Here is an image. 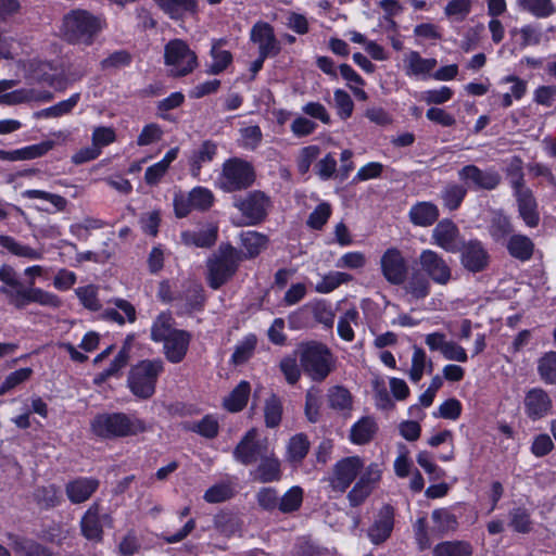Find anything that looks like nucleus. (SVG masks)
<instances>
[{
	"label": "nucleus",
	"mask_w": 556,
	"mask_h": 556,
	"mask_svg": "<svg viewBox=\"0 0 556 556\" xmlns=\"http://www.w3.org/2000/svg\"><path fill=\"white\" fill-rule=\"evenodd\" d=\"M105 27L106 21L102 15L77 9L64 16L62 33L72 43L90 46Z\"/></svg>",
	"instance_id": "f03ea898"
},
{
	"label": "nucleus",
	"mask_w": 556,
	"mask_h": 556,
	"mask_svg": "<svg viewBox=\"0 0 556 556\" xmlns=\"http://www.w3.org/2000/svg\"><path fill=\"white\" fill-rule=\"evenodd\" d=\"M0 247L11 254L28 261L41 260L43 255L41 250L31 248L5 235H0Z\"/></svg>",
	"instance_id": "c756f323"
},
{
	"label": "nucleus",
	"mask_w": 556,
	"mask_h": 556,
	"mask_svg": "<svg viewBox=\"0 0 556 556\" xmlns=\"http://www.w3.org/2000/svg\"><path fill=\"white\" fill-rule=\"evenodd\" d=\"M0 294L7 296L8 303L17 309H22L30 303H36L49 308H59L61 299L47 290L37 287H24L17 277L16 270L8 264L0 266Z\"/></svg>",
	"instance_id": "f257e3e1"
},
{
	"label": "nucleus",
	"mask_w": 556,
	"mask_h": 556,
	"mask_svg": "<svg viewBox=\"0 0 556 556\" xmlns=\"http://www.w3.org/2000/svg\"><path fill=\"white\" fill-rule=\"evenodd\" d=\"M439 217L437 205L431 202H418L409 210L410 222L420 227L432 225Z\"/></svg>",
	"instance_id": "2f4dec72"
},
{
	"label": "nucleus",
	"mask_w": 556,
	"mask_h": 556,
	"mask_svg": "<svg viewBox=\"0 0 556 556\" xmlns=\"http://www.w3.org/2000/svg\"><path fill=\"white\" fill-rule=\"evenodd\" d=\"M91 429L99 437L116 438L142 433L147 430V425L136 416L122 413L102 414L92 420Z\"/></svg>",
	"instance_id": "7ed1b4c3"
},
{
	"label": "nucleus",
	"mask_w": 556,
	"mask_h": 556,
	"mask_svg": "<svg viewBox=\"0 0 556 556\" xmlns=\"http://www.w3.org/2000/svg\"><path fill=\"white\" fill-rule=\"evenodd\" d=\"M217 147L212 141H204L189 157L190 173L193 177L200 175L204 164L213 161L216 155Z\"/></svg>",
	"instance_id": "473e14b6"
},
{
	"label": "nucleus",
	"mask_w": 556,
	"mask_h": 556,
	"mask_svg": "<svg viewBox=\"0 0 556 556\" xmlns=\"http://www.w3.org/2000/svg\"><path fill=\"white\" fill-rule=\"evenodd\" d=\"M553 401L549 394L542 388H531L523 397L525 414L531 420H539L551 414Z\"/></svg>",
	"instance_id": "dca6fc26"
},
{
	"label": "nucleus",
	"mask_w": 556,
	"mask_h": 556,
	"mask_svg": "<svg viewBox=\"0 0 556 556\" xmlns=\"http://www.w3.org/2000/svg\"><path fill=\"white\" fill-rule=\"evenodd\" d=\"M394 526V510L391 506H383L371 527L368 529V538L374 544H380L387 541L393 530Z\"/></svg>",
	"instance_id": "aec40b11"
},
{
	"label": "nucleus",
	"mask_w": 556,
	"mask_h": 556,
	"mask_svg": "<svg viewBox=\"0 0 556 556\" xmlns=\"http://www.w3.org/2000/svg\"><path fill=\"white\" fill-rule=\"evenodd\" d=\"M437 65V59L424 58L416 50H408L402 56V70L408 78L428 80Z\"/></svg>",
	"instance_id": "4468645a"
},
{
	"label": "nucleus",
	"mask_w": 556,
	"mask_h": 556,
	"mask_svg": "<svg viewBox=\"0 0 556 556\" xmlns=\"http://www.w3.org/2000/svg\"><path fill=\"white\" fill-rule=\"evenodd\" d=\"M519 5L539 18H544L556 12L553 0H518Z\"/></svg>",
	"instance_id": "de8ad7c7"
},
{
	"label": "nucleus",
	"mask_w": 556,
	"mask_h": 556,
	"mask_svg": "<svg viewBox=\"0 0 556 556\" xmlns=\"http://www.w3.org/2000/svg\"><path fill=\"white\" fill-rule=\"evenodd\" d=\"M250 384L247 381H241L232 392L224 400V406L229 412L241 410L249 399Z\"/></svg>",
	"instance_id": "e433bc0d"
},
{
	"label": "nucleus",
	"mask_w": 556,
	"mask_h": 556,
	"mask_svg": "<svg viewBox=\"0 0 556 556\" xmlns=\"http://www.w3.org/2000/svg\"><path fill=\"white\" fill-rule=\"evenodd\" d=\"M254 181L251 164L240 159H230L224 163L219 187L228 192L248 188Z\"/></svg>",
	"instance_id": "6e6552de"
},
{
	"label": "nucleus",
	"mask_w": 556,
	"mask_h": 556,
	"mask_svg": "<svg viewBox=\"0 0 556 556\" xmlns=\"http://www.w3.org/2000/svg\"><path fill=\"white\" fill-rule=\"evenodd\" d=\"M116 140L114 128L106 126L94 127L91 134V142L100 152Z\"/></svg>",
	"instance_id": "0e129e2a"
},
{
	"label": "nucleus",
	"mask_w": 556,
	"mask_h": 556,
	"mask_svg": "<svg viewBox=\"0 0 556 556\" xmlns=\"http://www.w3.org/2000/svg\"><path fill=\"white\" fill-rule=\"evenodd\" d=\"M256 345V337L254 334L247 336L237 346L232 354V361L236 364H242L248 361Z\"/></svg>",
	"instance_id": "69168bd1"
},
{
	"label": "nucleus",
	"mask_w": 556,
	"mask_h": 556,
	"mask_svg": "<svg viewBox=\"0 0 556 556\" xmlns=\"http://www.w3.org/2000/svg\"><path fill=\"white\" fill-rule=\"evenodd\" d=\"M309 448L307 437L303 433L293 435L287 446V459L299 464L306 456Z\"/></svg>",
	"instance_id": "58836bf2"
},
{
	"label": "nucleus",
	"mask_w": 556,
	"mask_h": 556,
	"mask_svg": "<svg viewBox=\"0 0 556 556\" xmlns=\"http://www.w3.org/2000/svg\"><path fill=\"white\" fill-rule=\"evenodd\" d=\"M333 98L338 115L342 119L349 118L352 115L354 109V103L350 94L342 89H337L334 90Z\"/></svg>",
	"instance_id": "774afa93"
},
{
	"label": "nucleus",
	"mask_w": 556,
	"mask_h": 556,
	"mask_svg": "<svg viewBox=\"0 0 556 556\" xmlns=\"http://www.w3.org/2000/svg\"><path fill=\"white\" fill-rule=\"evenodd\" d=\"M507 249L514 257L527 261L532 255L533 243L526 236L515 235L509 239Z\"/></svg>",
	"instance_id": "37998d69"
},
{
	"label": "nucleus",
	"mask_w": 556,
	"mask_h": 556,
	"mask_svg": "<svg viewBox=\"0 0 556 556\" xmlns=\"http://www.w3.org/2000/svg\"><path fill=\"white\" fill-rule=\"evenodd\" d=\"M14 549L21 556H54L47 547L27 539L16 540L14 542Z\"/></svg>",
	"instance_id": "bf43d9fd"
},
{
	"label": "nucleus",
	"mask_w": 556,
	"mask_h": 556,
	"mask_svg": "<svg viewBox=\"0 0 556 556\" xmlns=\"http://www.w3.org/2000/svg\"><path fill=\"white\" fill-rule=\"evenodd\" d=\"M165 65L172 76H185L198 65L195 53L180 40H170L164 50Z\"/></svg>",
	"instance_id": "0eeeda50"
},
{
	"label": "nucleus",
	"mask_w": 556,
	"mask_h": 556,
	"mask_svg": "<svg viewBox=\"0 0 556 556\" xmlns=\"http://www.w3.org/2000/svg\"><path fill=\"white\" fill-rule=\"evenodd\" d=\"M80 100L79 93L72 94L68 99L58 102L56 104L42 109L34 113V117L40 118H58L70 114Z\"/></svg>",
	"instance_id": "72a5a7b5"
},
{
	"label": "nucleus",
	"mask_w": 556,
	"mask_h": 556,
	"mask_svg": "<svg viewBox=\"0 0 556 556\" xmlns=\"http://www.w3.org/2000/svg\"><path fill=\"white\" fill-rule=\"evenodd\" d=\"M328 406L344 417L351 415L353 397L350 391L343 387H331L327 392Z\"/></svg>",
	"instance_id": "393cba45"
},
{
	"label": "nucleus",
	"mask_w": 556,
	"mask_h": 556,
	"mask_svg": "<svg viewBox=\"0 0 556 556\" xmlns=\"http://www.w3.org/2000/svg\"><path fill=\"white\" fill-rule=\"evenodd\" d=\"M75 293L80 303L87 309L98 311L101 307L100 300L98 298V287L94 285L79 287L75 290Z\"/></svg>",
	"instance_id": "052dcab7"
},
{
	"label": "nucleus",
	"mask_w": 556,
	"mask_h": 556,
	"mask_svg": "<svg viewBox=\"0 0 556 556\" xmlns=\"http://www.w3.org/2000/svg\"><path fill=\"white\" fill-rule=\"evenodd\" d=\"M380 269L384 279L391 285H401L407 276V264L400 250L387 249L380 257Z\"/></svg>",
	"instance_id": "ddd939ff"
},
{
	"label": "nucleus",
	"mask_w": 556,
	"mask_h": 556,
	"mask_svg": "<svg viewBox=\"0 0 556 556\" xmlns=\"http://www.w3.org/2000/svg\"><path fill=\"white\" fill-rule=\"evenodd\" d=\"M427 368H429V371H431V361L428 359L426 352L421 348L415 346L412 356V366L409 369L410 380L414 382H419Z\"/></svg>",
	"instance_id": "a19ab883"
},
{
	"label": "nucleus",
	"mask_w": 556,
	"mask_h": 556,
	"mask_svg": "<svg viewBox=\"0 0 556 556\" xmlns=\"http://www.w3.org/2000/svg\"><path fill=\"white\" fill-rule=\"evenodd\" d=\"M260 460L261 463L255 470V480L263 483L278 481L281 477L280 462L274 456L273 452L268 450Z\"/></svg>",
	"instance_id": "bb28decb"
},
{
	"label": "nucleus",
	"mask_w": 556,
	"mask_h": 556,
	"mask_svg": "<svg viewBox=\"0 0 556 556\" xmlns=\"http://www.w3.org/2000/svg\"><path fill=\"white\" fill-rule=\"evenodd\" d=\"M132 338L128 337L118 354L115 356L114 361L111 363L110 367L101 372L96 381H104L106 378L114 376L122 368H124L129 358V351L131 346Z\"/></svg>",
	"instance_id": "c03bdc74"
},
{
	"label": "nucleus",
	"mask_w": 556,
	"mask_h": 556,
	"mask_svg": "<svg viewBox=\"0 0 556 556\" xmlns=\"http://www.w3.org/2000/svg\"><path fill=\"white\" fill-rule=\"evenodd\" d=\"M377 431V424L372 417L365 416L357 420L350 429V441L363 445L371 441Z\"/></svg>",
	"instance_id": "7c9ffc66"
},
{
	"label": "nucleus",
	"mask_w": 556,
	"mask_h": 556,
	"mask_svg": "<svg viewBox=\"0 0 556 556\" xmlns=\"http://www.w3.org/2000/svg\"><path fill=\"white\" fill-rule=\"evenodd\" d=\"M212 62L208 65V73L219 74L231 63L232 55L229 51L222 48L219 42L212 46L211 49Z\"/></svg>",
	"instance_id": "49530a36"
},
{
	"label": "nucleus",
	"mask_w": 556,
	"mask_h": 556,
	"mask_svg": "<svg viewBox=\"0 0 556 556\" xmlns=\"http://www.w3.org/2000/svg\"><path fill=\"white\" fill-rule=\"evenodd\" d=\"M458 178L467 189L472 190H493L501 181V176L495 169L484 170L472 164L459 169Z\"/></svg>",
	"instance_id": "9d476101"
},
{
	"label": "nucleus",
	"mask_w": 556,
	"mask_h": 556,
	"mask_svg": "<svg viewBox=\"0 0 556 556\" xmlns=\"http://www.w3.org/2000/svg\"><path fill=\"white\" fill-rule=\"evenodd\" d=\"M31 76L34 79L45 83L55 89H62L64 87L63 83L59 78V74L52 68L50 63H39L38 70H35Z\"/></svg>",
	"instance_id": "6e6d98bb"
},
{
	"label": "nucleus",
	"mask_w": 556,
	"mask_h": 556,
	"mask_svg": "<svg viewBox=\"0 0 556 556\" xmlns=\"http://www.w3.org/2000/svg\"><path fill=\"white\" fill-rule=\"evenodd\" d=\"M265 422L267 427H276L279 425L282 415V405L276 395L267 399L264 408Z\"/></svg>",
	"instance_id": "e2e57ef3"
},
{
	"label": "nucleus",
	"mask_w": 556,
	"mask_h": 556,
	"mask_svg": "<svg viewBox=\"0 0 556 556\" xmlns=\"http://www.w3.org/2000/svg\"><path fill=\"white\" fill-rule=\"evenodd\" d=\"M514 194L518 204L519 216L528 227H536L540 223L538 203L529 188L523 185L522 178L511 182Z\"/></svg>",
	"instance_id": "f8f14e48"
},
{
	"label": "nucleus",
	"mask_w": 556,
	"mask_h": 556,
	"mask_svg": "<svg viewBox=\"0 0 556 556\" xmlns=\"http://www.w3.org/2000/svg\"><path fill=\"white\" fill-rule=\"evenodd\" d=\"M321 406V391L312 387L307 390L305 396V416L308 421L315 424L319 420Z\"/></svg>",
	"instance_id": "8fccbe9b"
},
{
	"label": "nucleus",
	"mask_w": 556,
	"mask_h": 556,
	"mask_svg": "<svg viewBox=\"0 0 556 556\" xmlns=\"http://www.w3.org/2000/svg\"><path fill=\"white\" fill-rule=\"evenodd\" d=\"M303 502V489L294 485L290 488L281 497H279L278 509L281 513H292L298 510Z\"/></svg>",
	"instance_id": "09e8293b"
},
{
	"label": "nucleus",
	"mask_w": 556,
	"mask_h": 556,
	"mask_svg": "<svg viewBox=\"0 0 556 556\" xmlns=\"http://www.w3.org/2000/svg\"><path fill=\"white\" fill-rule=\"evenodd\" d=\"M358 317L359 314L356 307H350L340 316L338 320V334L341 339L348 342L354 339L353 325L357 326Z\"/></svg>",
	"instance_id": "79ce46f5"
},
{
	"label": "nucleus",
	"mask_w": 556,
	"mask_h": 556,
	"mask_svg": "<svg viewBox=\"0 0 556 556\" xmlns=\"http://www.w3.org/2000/svg\"><path fill=\"white\" fill-rule=\"evenodd\" d=\"M251 40L258 46L263 58L274 55L279 51L273 27L264 22L256 23L251 29Z\"/></svg>",
	"instance_id": "412c9836"
},
{
	"label": "nucleus",
	"mask_w": 556,
	"mask_h": 556,
	"mask_svg": "<svg viewBox=\"0 0 556 556\" xmlns=\"http://www.w3.org/2000/svg\"><path fill=\"white\" fill-rule=\"evenodd\" d=\"M170 18L179 20L188 14H194L197 0H153Z\"/></svg>",
	"instance_id": "c85d7f7f"
},
{
	"label": "nucleus",
	"mask_w": 556,
	"mask_h": 556,
	"mask_svg": "<svg viewBox=\"0 0 556 556\" xmlns=\"http://www.w3.org/2000/svg\"><path fill=\"white\" fill-rule=\"evenodd\" d=\"M233 493V488L229 482H220L207 489L203 498L211 504L222 503L232 497Z\"/></svg>",
	"instance_id": "13d9d810"
},
{
	"label": "nucleus",
	"mask_w": 556,
	"mask_h": 556,
	"mask_svg": "<svg viewBox=\"0 0 556 556\" xmlns=\"http://www.w3.org/2000/svg\"><path fill=\"white\" fill-rule=\"evenodd\" d=\"M541 379L548 384H556V352L545 353L538 363Z\"/></svg>",
	"instance_id": "3c124183"
},
{
	"label": "nucleus",
	"mask_w": 556,
	"mask_h": 556,
	"mask_svg": "<svg viewBox=\"0 0 556 556\" xmlns=\"http://www.w3.org/2000/svg\"><path fill=\"white\" fill-rule=\"evenodd\" d=\"M488 253L479 241H469L462 249V264L470 271L482 270L488 264Z\"/></svg>",
	"instance_id": "b1692460"
},
{
	"label": "nucleus",
	"mask_w": 556,
	"mask_h": 556,
	"mask_svg": "<svg viewBox=\"0 0 556 556\" xmlns=\"http://www.w3.org/2000/svg\"><path fill=\"white\" fill-rule=\"evenodd\" d=\"M265 439H260L257 430H249L233 451V457L241 464L249 465L261 459L268 452Z\"/></svg>",
	"instance_id": "9b49d317"
},
{
	"label": "nucleus",
	"mask_w": 556,
	"mask_h": 556,
	"mask_svg": "<svg viewBox=\"0 0 556 556\" xmlns=\"http://www.w3.org/2000/svg\"><path fill=\"white\" fill-rule=\"evenodd\" d=\"M320 149L317 146H307L300 150L296 156V167L300 174L308 173L311 165L318 157Z\"/></svg>",
	"instance_id": "680f3d73"
},
{
	"label": "nucleus",
	"mask_w": 556,
	"mask_h": 556,
	"mask_svg": "<svg viewBox=\"0 0 556 556\" xmlns=\"http://www.w3.org/2000/svg\"><path fill=\"white\" fill-rule=\"evenodd\" d=\"M98 485L96 479L78 478L66 485V494L72 503H83L92 495Z\"/></svg>",
	"instance_id": "a878e982"
},
{
	"label": "nucleus",
	"mask_w": 556,
	"mask_h": 556,
	"mask_svg": "<svg viewBox=\"0 0 556 556\" xmlns=\"http://www.w3.org/2000/svg\"><path fill=\"white\" fill-rule=\"evenodd\" d=\"M215 528L226 536L235 535L241 527L237 516L230 513H220L214 518Z\"/></svg>",
	"instance_id": "5fc2aeb1"
},
{
	"label": "nucleus",
	"mask_w": 556,
	"mask_h": 556,
	"mask_svg": "<svg viewBox=\"0 0 556 556\" xmlns=\"http://www.w3.org/2000/svg\"><path fill=\"white\" fill-rule=\"evenodd\" d=\"M353 277L344 271H329L324 275L315 286L318 293L327 294L339 288L341 285L348 283Z\"/></svg>",
	"instance_id": "c9c22d12"
},
{
	"label": "nucleus",
	"mask_w": 556,
	"mask_h": 556,
	"mask_svg": "<svg viewBox=\"0 0 556 556\" xmlns=\"http://www.w3.org/2000/svg\"><path fill=\"white\" fill-rule=\"evenodd\" d=\"M53 98L50 91L36 88H22L7 93H0V104L16 105L26 102H48Z\"/></svg>",
	"instance_id": "4be33fe9"
},
{
	"label": "nucleus",
	"mask_w": 556,
	"mask_h": 556,
	"mask_svg": "<svg viewBox=\"0 0 556 556\" xmlns=\"http://www.w3.org/2000/svg\"><path fill=\"white\" fill-rule=\"evenodd\" d=\"M431 518L433 521L431 531L440 535L455 531L458 526L456 517L445 508L433 510Z\"/></svg>",
	"instance_id": "f704fd0d"
},
{
	"label": "nucleus",
	"mask_w": 556,
	"mask_h": 556,
	"mask_svg": "<svg viewBox=\"0 0 556 556\" xmlns=\"http://www.w3.org/2000/svg\"><path fill=\"white\" fill-rule=\"evenodd\" d=\"M467 193V188L457 184L447 185L442 191V200L448 210H456Z\"/></svg>",
	"instance_id": "4d7b16f0"
},
{
	"label": "nucleus",
	"mask_w": 556,
	"mask_h": 556,
	"mask_svg": "<svg viewBox=\"0 0 556 556\" xmlns=\"http://www.w3.org/2000/svg\"><path fill=\"white\" fill-rule=\"evenodd\" d=\"M301 368L313 381H324L334 369L336 357L324 344L312 342L300 349Z\"/></svg>",
	"instance_id": "20e7f679"
},
{
	"label": "nucleus",
	"mask_w": 556,
	"mask_h": 556,
	"mask_svg": "<svg viewBox=\"0 0 556 556\" xmlns=\"http://www.w3.org/2000/svg\"><path fill=\"white\" fill-rule=\"evenodd\" d=\"M217 238V226L210 224L199 231H182L181 241L184 244L199 248H208L213 245Z\"/></svg>",
	"instance_id": "cd10ccee"
},
{
	"label": "nucleus",
	"mask_w": 556,
	"mask_h": 556,
	"mask_svg": "<svg viewBox=\"0 0 556 556\" xmlns=\"http://www.w3.org/2000/svg\"><path fill=\"white\" fill-rule=\"evenodd\" d=\"M236 206L243 214L247 224H256L261 222L268 207V199L262 192H253L243 200L236 202Z\"/></svg>",
	"instance_id": "6ab92c4d"
},
{
	"label": "nucleus",
	"mask_w": 556,
	"mask_h": 556,
	"mask_svg": "<svg viewBox=\"0 0 556 556\" xmlns=\"http://www.w3.org/2000/svg\"><path fill=\"white\" fill-rule=\"evenodd\" d=\"M363 468L364 462L359 456H348L340 459L334 464L329 477L331 489L344 493Z\"/></svg>",
	"instance_id": "1a4fd4ad"
},
{
	"label": "nucleus",
	"mask_w": 556,
	"mask_h": 556,
	"mask_svg": "<svg viewBox=\"0 0 556 556\" xmlns=\"http://www.w3.org/2000/svg\"><path fill=\"white\" fill-rule=\"evenodd\" d=\"M54 144V141L47 140L37 144H31L13 150V162L34 160L48 153L50 150H52Z\"/></svg>",
	"instance_id": "4c0bfd02"
},
{
	"label": "nucleus",
	"mask_w": 556,
	"mask_h": 556,
	"mask_svg": "<svg viewBox=\"0 0 556 556\" xmlns=\"http://www.w3.org/2000/svg\"><path fill=\"white\" fill-rule=\"evenodd\" d=\"M471 547L465 542H442L433 548V556H470Z\"/></svg>",
	"instance_id": "864d4df0"
},
{
	"label": "nucleus",
	"mask_w": 556,
	"mask_h": 556,
	"mask_svg": "<svg viewBox=\"0 0 556 556\" xmlns=\"http://www.w3.org/2000/svg\"><path fill=\"white\" fill-rule=\"evenodd\" d=\"M453 90L447 86H441L437 89H429L421 93L420 99L427 104H443L453 97Z\"/></svg>",
	"instance_id": "338daca9"
},
{
	"label": "nucleus",
	"mask_w": 556,
	"mask_h": 556,
	"mask_svg": "<svg viewBox=\"0 0 556 556\" xmlns=\"http://www.w3.org/2000/svg\"><path fill=\"white\" fill-rule=\"evenodd\" d=\"M190 334L185 330H177L163 341L166 358L170 363H179L184 359L190 343Z\"/></svg>",
	"instance_id": "5701e85b"
},
{
	"label": "nucleus",
	"mask_w": 556,
	"mask_h": 556,
	"mask_svg": "<svg viewBox=\"0 0 556 556\" xmlns=\"http://www.w3.org/2000/svg\"><path fill=\"white\" fill-rule=\"evenodd\" d=\"M163 371V362L160 359L142 361L134 366L129 372L128 387L132 394L139 399H149L154 394L159 375Z\"/></svg>",
	"instance_id": "39448f33"
},
{
	"label": "nucleus",
	"mask_w": 556,
	"mask_h": 556,
	"mask_svg": "<svg viewBox=\"0 0 556 556\" xmlns=\"http://www.w3.org/2000/svg\"><path fill=\"white\" fill-rule=\"evenodd\" d=\"M472 0H450L445 8V16L454 22L464 21L471 12Z\"/></svg>",
	"instance_id": "603ef678"
},
{
	"label": "nucleus",
	"mask_w": 556,
	"mask_h": 556,
	"mask_svg": "<svg viewBox=\"0 0 556 556\" xmlns=\"http://www.w3.org/2000/svg\"><path fill=\"white\" fill-rule=\"evenodd\" d=\"M178 329L173 328V318L168 313H161L151 327V339L163 342Z\"/></svg>",
	"instance_id": "ea45409f"
},
{
	"label": "nucleus",
	"mask_w": 556,
	"mask_h": 556,
	"mask_svg": "<svg viewBox=\"0 0 556 556\" xmlns=\"http://www.w3.org/2000/svg\"><path fill=\"white\" fill-rule=\"evenodd\" d=\"M421 269L429 278L441 286L452 280V269L446 261L432 250H424L419 256Z\"/></svg>",
	"instance_id": "2eb2a0df"
},
{
	"label": "nucleus",
	"mask_w": 556,
	"mask_h": 556,
	"mask_svg": "<svg viewBox=\"0 0 556 556\" xmlns=\"http://www.w3.org/2000/svg\"><path fill=\"white\" fill-rule=\"evenodd\" d=\"M240 253L231 245H220L218 251L208 260V283L218 289L236 271L240 262Z\"/></svg>",
	"instance_id": "423d86ee"
},
{
	"label": "nucleus",
	"mask_w": 556,
	"mask_h": 556,
	"mask_svg": "<svg viewBox=\"0 0 556 556\" xmlns=\"http://www.w3.org/2000/svg\"><path fill=\"white\" fill-rule=\"evenodd\" d=\"M240 238L242 247L247 251V256L249 257L256 256L267 243V238L256 231H243L241 232Z\"/></svg>",
	"instance_id": "a18cd8bd"
},
{
	"label": "nucleus",
	"mask_w": 556,
	"mask_h": 556,
	"mask_svg": "<svg viewBox=\"0 0 556 556\" xmlns=\"http://www.w3.org/2000/svg\"><path fill=\"white\" fill-rule=\"evenodd\" d=\"M111 516L100 515L99 506L94 504L88 508L80 520L81 534L89 541L100 542L103 536V526H111Z\"/></svg>",
	"instance_id": "f3484780"
},
{
	"label": "nucleus",
	"mask_w": 556,
	"mask_h": 556,
	"mask_svg": "<svg viewBox=\"0 0 556 556\" xmlns=\"http://www.w3.org/2000/svg\"><path fill=\"white\" fill-rule=\"evenodd\" d=\"M432 243L455 253L460 250L462 240L457 226L450 219H442L432 230Z\"/></svg>",
	"instance_id": "a211bd4d"
}]
</instances>
